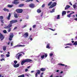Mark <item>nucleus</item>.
<instances>
[{
	"instance_id": "27",
	"label": "nucleus",
	"mask_w": 77,
	"mask_h": 77,
	"mask_svg": "<svg viewBox=\"0 0 77 77\" xmlns=\"http://www.w3.org/2000/svg\"><path fill=\"white\" fill-rule=\"evenodd\" d=\"M59 65H60V66H65V65L63 64H62V63H59L58 64Z\"/></svg>"
},
{
	"instance_id": "56",
	"label": "nucleus",
	"mask_w": 77,
	"mask_h": 77,
	"mask_svg": "<svg viewBox=\"0 0 77 77\" xmlns=\"http://www.w3.org/2000/svg\"><path fill=\"white\" fill-rule=\"evenodd\" d=\"M29 68H30V66H28L27 67V68H28V69H29Z\"/></svg>"
},
{
	"instance_id": "4",
	"label": "nucleus",
	"mask_w": 77,
	"mask_h": 77,
	"mask_svg": "<svg viewBox=\"0 0 77 77\" xmlns=\"http://www.w3.org/2000/svg\"><path fill=\"white\" fill-rule=\"evenodd\" d=\"M37 72L35 74V77H38V74L39 75L41 73V71L39 70H36Z\"/></svg>"
},
{
	"instance_id": "15",
	"label": "nucleus",
	"mask_w": 77,
	"mask_h": 77,
	"mask_svg": "<svg viewBox=\"0 0 77 77\" xmlns=\"http://www.w3.org/2000/svg\"><path fill=\"white\" fill-rule=\"evenodd\" d=\"M24 6V4H20L18 5V7H19V8H22V7H23Z\"/></svg>"
},
{
	"instance_id": "3",
	"label": "nucleus",
	"mask_w": 77,
	"mask_h": 77,
	"mask_svg": "<svg viewBox=\"0 0 77 77\" xmlns=\"http://www.w3.org/2000/svg\"><path fill=\"white\" fill-rule=\"evenodd\" d=\"M23 11V10L22 9H18L16 10V12L19 14L22 13Z\"/></svg>"
},
{
	"instance_id": "24",
	"label": "nucleus",
	"mask_w": 77,
	"mask_h": 77,
	"mask_svg": "<svg viewBox=\"0 0 77 77\" xmlns=\"http://www.w3.org/2000/svg\"><path fill=\"white\" fill-rule=\"evenodd\" d=\"M37 12L38 13H41V10L40 9H38L37 11Z\"/></svg>"
},
{
	"instance_id": "38",
	"label": "nucleus",
	"mask_w": 77,
	"mask_h": 77,
	"mask_svg": "<svg viewBox=\"0 0 77 77\" xmlns=\"http://www.w3.org/2000/svg\"><path fill=\"white\" fill-rule=\"evenodd\" d=\"M3 32L4 33H7V31H6V30H5L3 31Z\"/></svg>"
},
{
	"instance_id": "36",
	"label": "nucleus",
	"mask_w": 77,
	"mask_h": 77,
	"mask_svg": "<svg viewBox=\"0 0 77 77\" xmlns=\"http://www.w3.org/2000/svg\"><path fill=\"white\" fill-rule=\"evenodd\" d=\"M0 19L1 20H3V17L2 16H0Z\"/></svg>"
},
{
	"instance_id": "52",
	"label": "nucleus",
	"mask_w": 77,
	"mask_h": 77,
	"mask_svg": "<svg viewBox=\"0 0 77 77\" xmlns=\"http://www.w3.org/2000/svg\"><path fill=\"white\" fill-rule=\"evenodd\" d=\"M70 48V47L69 46H66L65 47V48Z\"/></svg>"
},
{
	"instance_id": "20",
	"label": "nucleus",
	"mask_w": 77,
	"mask_h": 77,
	"mask_svg": "<svg viewBox=\"0 0 77 77\" xmlns=\"http://www.w3.org/2000/svg\"><path fill=\"white\" fill-rule=\"evenodd\" d=\"M66 14V11H63L62 13V16H63L64 15Z\"/></svg>"
},
{
	"instance_id": "21",
	"label": "nucleus",
	"mask_w": 77,
	"mask_h": 77,
	"mask_svg": "<svg viewBox=\"0 0 77 77\" xmlns=\"http://www.w3.org/2000/svg\"><path fill=\"white\" fill-rule=\"evenodd\" d=\"M7 6H8V8H12V7H13L14 6V5H8Z\"/></svg>"
},
{
	"instance_id": "23",
	"label": "nucleus",
	"mask_w": 77,
	"mask_h": 77,
	"mask_svg": "<svg viewBox=\"0 0 77 77\" xmlns=\"http://www.w3.org/2000/svg\"><path fill=\"white\" fill-rule=\"evenodd\" d=\"M3 50L4 51H5L6 50V46H4L3 47Z\"/></svg>"
},
{
	"instance_id": "11",
	"label": "nucleus",
	"mask_w": 77,
	"mask_h": 77,
	"mask_svg": "<svg viewBox=\"0 0 77 77\" xmlns=\"http://www.w3.org/2000/svg\"><path fill=\"white\" fill-rule=\"evenodd\" d=\"M29 6L30 8H34L35 7V5L33 3H32L29 5Z\"/></svg>"
},
{
	"instance_id": "50",
	"label": "nucleus",
	"mask_w": 77,
	"mask_h": 77,
	"mask_svg": "<svg viewBox=\"0 0 77 77\" xmlns=\"http://www.w3.org/2000/svg\"><path fill=\"white\" fill-rule=\"evenodd\" d=\"M25 75H26V76H28V77L29 76V75H28V74H27V73H26L25 74Z\"/></svg>"
},
{
	"instance_id": "43",
	"label": "nucleus",
	"mask_w": 77,
	"mask_h": 77,
	"mask_svg": "<svg viewBox=\"0 0 77 77\" xmlns=\"http://www.w3.org/2000/svg\"><path fill=\"white\" fill-rule=\"evenodd\" d=\"M45 57H47V54H45Z\"/></svg>"
},
{
	"instance_id": "55",
	"label": "nucleus",
	"mask_w": 77,
	"mask_h": 77,
	"mask_svg": "<svg viewBox=\"0 0 77 77\" xmlns=\"http://www.w3.org/2000/svg\"><path fill=\"white\" fill-rule=\"evenodd\" d=\"M26 25H24V26H23V28H24V27H26Z\"/></svg>"
},
{
	"instance_id": "25",
	"label": "nucleus",
	"mask_w": 77,
	"mask_h": 77,
	"mask_svg": "<svg viewBox=\"0 0 77 77\" xmlns=\"http://www.w3.org/2000/svg\"><path fill=\"white\" fill-rule=\"evenodd\" d=\"M17 62H17V60L14 61V63L13 64V65H16V64H17Z\"/></svg>"
},
{
	"instance_id": "1",
	"label": "nucleus",
	"mask_w": 77,
	"mask_h": 77,
	"mask_svg": "<svg viewBox=\"0 0 77 77\" xmlns=\"http://www.w3.org/2000/svg\"><path fill=\"white\" fill-rule=\"evenodd\" d=\"M17 22H18V20H11L10 21V24L7 26L5 27L4 28V29H8L10 28L12 26V24H13L14 23H17Z\"/></svg>"
},
{
	"instance_id": "54",
	"label": "nucleus",
	"mask_w": 77,
	"mask_h": 77,
	"mask_svg": "<svg viewBox=\"0 0 77 77\" xmlns=\"http://www.w3.org/2000/svg\"><path fill=\"white\" fill-rule=\"evenodd\" d=\"M1 57H4V55H3V54H2V55H1Z\"/></svg>"
},
{
	"instance_id": "58",
	"label": "nucleus",
	"mask_w": 77,
	"mask_h": 77,
	"mask_svg": "<svg viewBox=\"0 0 77 77\" xmlns=\"http://www.w3.org/2000/svg\"><path fill=\"white\" fill-rule=\"evenodd\" d=\"M43 74H44V72H42L41 73V75H43Z\"/></svg>"
},
{
	"instance_id": "46",
	"label": "nucleus",
	"mask_w": 77,
	"mask_h": 77,
	"mask_svg": "<svg viewBox=\"0 0 77 77\" xmlns=\"http://www.w3.org/2000/svg\"><path fill=\"white\" fill-rule=\"evenodd\" d=\"M33 28H35V27H36V25H34L33 26Z\"/></svg>"
},
{
	"instance_id": "17",
	"label": "nucleus",
	"mask_w": 77,
	"mask_h": 77,
	"mask_svg": "<svg viewBox=\"0 0 77 77\" xmlns=\"http://www.w3.org/2000/svg\"><path fill=\"white\" fill-rule=\"evenodd\" d=\"M3 10L4 11H7V12H9V10L8 9H6V8H4L3 9Z\"/></svg>"
},
{
	"instance_id": "59",
	"label": "nucleus",
	"mask_w": 77,
	"mask_h": 77,
	"mask_svg": "<svg viewBox=\"0 0 77 77\" xmlns=\"http://www.w3.org/2000/svg\"><path fill=\"white\" fill-rule=\"evenodd\" d=\"M32 40H33V39H32V38H30V40H31V41H32Z\"/></svg>"
},
{
	"instance_id": "45",
	"label": "nucleus",
	"mask_w": 77,
	"mask_h": 77,
	"mask_svg": "<svg viewBox=\"0 0 77 77\" xmlns=\"http://www.w3.org/2000/svg\"><path fill=\"white\" fill-rule=\"evenodd\" d=\"M69 5H70L71 6H72V3H71V2H69Z\"/></svg>"
},
{
	"instance_id": "22",
	"label": "nucleus",
	"mask_w": 77,
	"mask_h": 77,
	"mask_svg": "<svg viewBox=\"0 0 77 77\" xmlns=\"http://www.w3.org/2000/svg\"><path fill=\"white\" fill-rule=\"evenodd\" d=\"M72 14V13H70L69 14L67 15V17L68 18H70L71 17V15Z\"/></svg>"
},
{
	"instance_id": "10",
	"label": "nucleus",
	"mask_w": 77,
	"mask_h": 77,
	"mask_svg": "<svg viewBox=\"0 0 77 77\" xmlns=\"http://www.w3.org/2000/svg\"><path fill=\"white\" fill-rule=\"evenodd\" d=\"M23 36H24L25 38H27L28 36H29V34L28 32H26L24 34Z\"/></svg>"
},
{
	"instance_id": "28",
	"label": "nucleus",
	"mask_w": 77,
	"mask_h": 77,
	"mask_svg": "<svg viewBox=\"0 0 77 77\" xmlns=\"http://www.w3.org/2000/svg\"><path fill=\"white\" fill-rule=\"evenodd\" d=\"M73 8L74 9H75L77 8V5L75 4H74L73 5Z\"/></svg>"
},
{
	"instance_id": "44",
	"label": "nucleus",
	"mask_w": 77,
	"mask_h": 77,
	"mask_svg": "<svg viewBox=\"0 0 77 77\" xmlns=\"http://www.w3.org/2000/svg\"><path fill=\"white\" fill-rule=\"evenodd\" d=\"M6 56L7 57H9V56H10V55H9V54H7L6 55Z\"/></svg>"
},
{
	"instance_id": "63",
	"label": "nucleus",
	"mask_w": 77,
	"mask_h": 77,
	"mask_svg": "<svg viewBox=\"0 0 77 77\" xmlns=\"http://www.w3.org/2000/svg\"><path fill=\"white\" fill-rule=\"evenodd\" d=\"M75 20H76V21H77V18L75 19Z\"/></svg>"
},
{
	"instance_id": "51",
	"label": "nucleus",
	"mask_w": 77,
	"mask_h": 77,
	"mask_svg": "<svg viewBox=\"0 0 77 77\" xmlns=\"http://www.w3.org/2000/svg\"><path fill=\"white\" fill-rule=\"evenodd\" d=\"M45 6V4H43L42 6V8H44Z\"/></svg>"
},
{
	"instance_id": "16",
	"label": "nucleus",
	"mask_w": 77,
	"mask_h": 77,
	"mask_svg": "<svg viewBox=\"0 0 77 77\" xmlns=\"http://www.w3.org/2000/svg\"><path fill=\"white\" fill-rule=\"evenodd\" d=\"M71 8V6L69 5H67L66 7L65 8V10H66V9H68V8Z\"/></svg>"
},
{
	"instance_id": "8",
	"label": "nucleus",
	"mask_w": 77,
	"mask_h": 77,
	"mask_svg": "<svg viewBox=\"0 0 77 77\" xmlns=\"http://www.w3.org/2000/svg\"><path fill=\"white\" fill-rule=\"evenodd\" d=\"M13 14L14 18H18V15H17V14L15 12H14Z\"/></svg>"
},
{
	"instance_id": "34",
	"label": "nucleus",
	"mask_w": 77,
	"mask_h": 77,
	"mask_svg": "<svg viewBox=\"0 0 77 77\" xmlns=\"http://www.w3.org/2000/svg\"><path fill=\"white\" fill-rule=\"evenodd\" d=\"M44 57H45V55H43L41 56V58L42 59H44Z\"/></svg>"
},
{
	"instance_id": "42",
	"label": "nucleus",
	"mask_w": 77,
	"mask_h": 77,
	"mask_svg": "<svg viewBox=\"0 0 77 77\" xmlns=\"http://www.w3.org/2000/svg\"><path fill=\"white\" fill-rule=\"evenodd\" d=\"M17 27H15L14 28V29H13V30H16L17 29Z\"/></svg>"
},
{
	"instance_id": "61",
	"label": "nucleus",
	"mask_w": 77,
	"mask_h": 77,
	"mask_svg": "<svg viewBox=\"0 0 77 77\" xmlns=\"http://www.w3.org/2000/svg\"><path fill=\"white\" fill-rule=\"evenodd\" d=\"M59 70H57L56 71V72H59Z\"/></svg>"
},
{
	"instance_id": "5",
	"label": "nucleus",
	"mask_w": 77,
	"mask_h": 77,
	"mask_svg": "<svg viewBox=\"0 0 77 77\" xmlns=\"http://www.w3.org/2000/svg\"><path fill=\"white\" fill-rule=\"evenodd\" d=\"M56 5V2H54L51 6L49 7V9H50L51 8H53V7H54V6H55Z\"/></svg>"
},
{
	"instance_id": "12",
	"label": "nucleus",
	"mask_w": 77,
	"mask_h": 77,
	"mask_svg": "<svg viewBox=\"0 0 77 77\" xmlns=\"http://www.w3.org/2000/svg\"><path fill=\"white\" fill-rule=\"evenodd\" d=\"M14 67V68H17V67H18L19 66V64H14L13 65Z\"/></svg>"
},
{
	"instance_id": "6",
	"label": "nucleus",
	"mask_w": 77,
	"mask_h": 77,
	"mask_svg": "<svg viewBox=\"0 0 77 77\" xmlns=\"http://www.w3.org/2000/svg\"><path fill=\"white\" fill-rule=\"evenodd\" d=\"M20 54V53H18L17 54L16 57V58L17 59H18V60H20V57L22 56V54Z\"/></svg>"
},
{
	"instance_id": "29",
	"label": "nucleus",
	"mask_w": 77,
	"mask_h": 77,
	"mask_svg": "<svg viewBox=\"0 0 77 77\" xmlns=\"http://www.w3.org/2000/svg\"><path fill=\"white\" fill-rule=\"evenodd\" d=\"M50 13H53V12H54V8L52 10L50 11Z\"/></svg>"
},
{
	"instance_id": "37",
	"label": "nucleus",
	"mask_w": 77,
	"mask_h": 77,
	"mask_svg": "<svg viewBox=\"0 0 77 77\" xmlns=\"http://www.w3.org/2000/svg\"><path fill=\"white\" fill-rule=\"evenodd\" d=\"M49 29H50V30H52V31H54L55 30V29H52L51 28H48Z\"/></svg>"
},
{
	"instance_id": "47",
	"label": "nucleus",
	"mask_w": 77,
	"mask_h": 77,
	"mask_svg": "<svg viewBox=\"0 0 77 77\" xmlns=\"http://www.w3.org/2000/svg\"><path fill=\"white\" fill-rule=\"evenodd\" d=\"M53 54L52 53H51L50 54V56H53Z\"/></svg>"
},
{
	"instance_id": "31",
	"label": "nucleus",
	"mask_w": 77,
	"mask_h": 77,
	"mask_svg": "<svg viewBox=\"0 0 77 77\" xmlns=\"http://www.w3.org/2000/svg\"><path fill=\"white\" fill-rule=\"evenodd\" d=\"M73 45H77V41H75L74 43H73Z\"/></svg>"
},
{
	"instance_id": "64",
	"label": "nucleus",
	"mask_w": 77,
	"mask_h": 77,
	"mask_svg": "<svg viewBox=\"0 0 77 77\" xmlns=\"http://www.w3.org/2000/svg\"><path fill=\"white\" fill-rule=\"evenodd\" d=\"M69 12H70V11H68L67 12V13H69Z\"/></svg>"
},
{
	"instance_id": "19",
	"label": "nucleus",
	"mask_w": 77,
	"mask_h": 77,
	"mask_svg": "<svg viewBox=\"0 0 77 77\" xmlns=\"http://www.w3.org/2000/svg\"><path fill=\"white\" fill-rule=\"evenodd\" d=\"M13 36H14V35H10V38H9V41H12V38H13Z\"/></svg>"
},
{
	"instance_id": "60",
	"label": "nucleus",
	"mask_w": 77,
	"mask_h": 77,
	"mask_svg": "<svg viewBox=\"0 0 77 77\" xmlns=\"http://www.w3.org/2000/svg\"><path fill=\"white\" fill-rule=\"evenodd\" d=\"M40 77H43V75H40Z\"/></svg>"
},
{
	"instance_id": "41",
	"label": "nucleus",
	"mask_w": 77,
	"mask_h": 77,
	"mask_svg": "<svg viewBox=\"0 0 77 77\" xmlns=\"http://www.w3.org/2000/svg\"><path fill=\"white\" fill-rule=\"evenodd\" d=\"M3 20H1V21L2 23H3V24H4V22L3 21Z\"/></svg>"
},
{
	"instance_id": "39",
	"label": "nucleus",
	"mask_w": 77,
	"mask_h": 77,
	"mask_svg": "<svg viewBox=\"0 0 77 77\" xmlns=\"http://www.w3.org/2000/svg\"><path fill=\"white\" fill-rule=\"evenodd\" d=\"M57 19H60V15H58L57 16Z\"/></svg>"
},
{
	"instance_id": "33",
	"label": "nucleus",
	"mask_w": 77,
	"mask_h": 77,
	"mask_svg": "<svg viewBox=\"0 0 77 77\" xmlns=\"http://www.w3.org/2000/svg\"><path fill=\"white\" fill-rule=\"evenodd\" d=\"M22 46H23V45H17L15 47H22Z\"/></svg>"
},
{
	"instance_id": "62",
	"label": "nucleus",
	"mask_w": 77,
	"mask_h": 77,
	"mask_svg": "<svg viewBox=\"0 0 77 77\" xmlns=\"http://www.w3.org/2000/svg\"><path fill=\"white\" fill-rule=\"evenodd\" d=\"M9 44H10V42H8V45H9Z\"/></svg>"
},
{
	"instance_id": "30",
	"label": "nucleus",
	"mask_w": 77,
	"mask_h": 77,
	"mask_svg": "<svg viewBox=\"0 0 77 77\" xmlns=\"http://www.w3.org/2000/svg\"><path fill=\"white\" fill-rule=\"evenodd\" d=\"M8 32H10L11 31V28H8Z\"/></svg>"
},
{
	"instance_id": "14",
	"label": "nucleus",
	"mask_w": 77,
	"mask_h": 77,
	"mask_svg": "<svg viewBox=\"0 0 77 77\" xmlns=\"http://www.w3.org/2000/svg\"><path fill=\"white\" fill-rule=\"evenodd\" d=\"M11 14L10 13H9L8 17H7V19H8V20H10V17H11Z\"/></svg>"
},
{
	"instance_id": "32",
	"label": "nucleus",
	"mask_w": 77,
	"mask_h": 77,
	"mask_svg": "<svg viewBox=\"0 0 77 77\" xmlns=\"http://www.w3.org/2000/svg\"><path fill=\"white\" fill-rule=\"evenodd\" d=\"M33 2V0H27L26 1V2Z\"/></svg>"
},
{
	"instance_id": "13",
	"label": "nucleus",
	"mask_w": 77,
	"mask_h": 77,
	"mask_svg": "<svg viewBox=\"0 0 77 77\" xmlns=\"http://www.w3.org/2000/svg\"><path fill=\"white\" fill-rule=\"evenodd\" d=\"M45 69H46L45 68H42L40 69V71L42 72H44L45 71Z\"/></svg>"
},
{
	"instance_id": "7",
	"label": "nucleus",
	"mask_w": 77,
	"mask_h": 77,
	"mask_svg": "<svg viewBox=\"0 0 77 77\" xmlns=\"http://www.w3.org/2000/svg\"><path fill=\"white\" fill-rule=\"evenodd\" d=\"M18 2L17 0H14V4L15 5H17L18 4H19L20 3V2Z\"/></svg>"
},
{
	"instance_id": "26",
	"label": "nucleus",
	"mask_w": 77,
	"mask_h": 77,
	"mask_svg": "<svg viewBox=\"0 0 77 77\" xmlns=\"http://www.w3.org/2000/svg\"><path fill=\"white\" fill-rule=\"evenodd\" d=\"M65 45L66 46V45H72L71 43H68L67 44H65Z\"/></svg>"
},
{
	"instance_id": "53",
	"label": "nucleus",
	"mask_w": 77,
	"mask_h": 77,
	"mask_svg": "<svg viewBox=\"0 0 77 77\" xmlns=\"http://www.w3.org/2000/svg\"><path fill=\"white\" fill-rule=\"evenodd\" d=\"M43 15V13H41V17H42Z\"/></svg>"
},
{
	"instance_id": "35",
	"label": "nucleus",
	"mask_w": 77,
	"mask_h": 77,
	"mask_svg": "<svg viewBox=\"0 0 77 77\" xmlns=\"http://www.w3.org/2000/svg\"><path fill=\"white\" fill-rule=\"evenodd\" d=\"M19 77H24V75L23 74L21 75L20 76H19Z\"/></svg>"
},
{
	"instance_id": "9",
	"label": "nucleus",
	"mask_w": 77,
	"mask_h": 77,
	"mask_svg": "<svg viewBox=\"0 0 77 77\" xmlns=\"http://www.w3.org/2000/svg\"><path fill=\"white\" fill-rule=\"evenodd\" d=\"M0 38L1 39V40L2 41L3 39H4V37H3V35L2 33H0Z\"/></svg>"
},
{
	"instance_id": "40",
	"label": "nucleus",
	"mask_w": 77,
	"mask_h": 77,
	"mask_svg": "<svg viewBox=\"0 0 77 77\" xmlns=\"http://www.w3.org/2000/svg\"><path fill=\"white\" fill-rule=\"evenodd\" d=\"M51 3H52V2H50L48 4V6H50L51 5Z\"/></svg>"
},
{
	"instance_id": "49",
	"label": "nucleus",
	"mask_w": 77,
	"mask_h": 77,
	"mask_svg": "<svg viewBox=\"0 0 77 77\" xmlns=\"http://www.w3.org/2000/svg\"><path fill=\"white\" fill-rule=\"evenodd\" d=\"M1 61H2V60H4L5 61V59H1Z\"/></svg>"
},
{
	"instance_id": "57",
	"label": "nucleus",
	"mask_w": 77,
	"mask_h": 77,
	"mask_svg": "<svg viewBox=\"0 0 77 77\" xmlns=\"http://www.w3.org/2000/svg\"><path fill=\"white\" fill-rule=\"evenodd\" d=\"M34 72H35V71H31V72L32 73Z\"/></svg>"
},
{
	"instance_id": "2",
	"label": "nucleus",
	"mask_w": 77,
	"mask_h": 77,
	"mask_svg": "<svg viewBox=\"0 0 77 77\" xmlns=\"http://www.w3.org/2000/svg\"><path fill=\"white\" fill-rule=\"evenodd\" d=\"M32 62V60L29 59H26L22 61L21 62V65H23L24 63L26 62Z\"/></svg>"
},
{
	"instance_id": "18",
	"label": "nucleus",
	"mask_w": 77,
	"mask_h": 77,
	"mask_svg": "<svg viewBox=\"0 0 77 77\" xmlns=\"http://www.w3.org/2000/svg\"><path fill=\"white\" fill-rule=\"evenodd\" d=\"M50 44L49 43L47 44L46 46L47 48H48V49H50Z\"/></svg>"
},
{
	"instance_id": "48",
	"label": "nucleus",
	"mask_w": 77,
	"mask_h": 77,
	"mask_svg": "<svg viewBox=\"0 0 77 77\" xmlns=\"http://www.w3.org/2000/svg\"><path fill=\"white\" fill-rule=\"evenodd\" d=\"M27 71H28V69H25V72H27Z\"/></svg>"
}]
</instances>
